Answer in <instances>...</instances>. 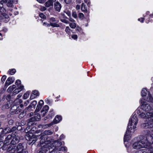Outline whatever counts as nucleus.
<instances>
[{
    "label": "nucleus",
    "instance_id": "obj_59",
    "mask_svg": "<svg viewBox=\"0 0 153 153\" xmlns=\"http://www.w3.org/2000/svg\"><path fill=\"white\" fill-rule=\"evenodd\" d=\"M29 103V100H27L26 102H25L24 103V105L25 106H27L28 104Z\"/></svg>",
    "mask_w": 153,
    "mask_h": 153
},
{
    "label": "nucleus",
    "instance_id": "obj_39",
    "mask_svg": "<svg viewBox=\"0 0 153 153\" xmlns=\"http://www.w3.org/2000/svg\"><path fill=\"white\" fill-rule=\"evenodd\" d=\"M16 72V70L15 69L11 70L9 72V73L11 75H13Z\"/></svg>",
    "mask_w": 153,
    "mask_h": 153
},
{
    "label": "nucleus",
    "instance_id": "obj_25",
    "mask_svg": "<svg viewBox=\"0 0 153 153\" xmlns=\"http://www.w3.org/2000/svg\"><path fill=\"white\" fill-rule=\"evenodd\" d=\"M149 93V91H148L146 89L143 88L141 92V95L143 97L146 96L147 94Z\"/></svg>",
    "mask_w": 153,
    "mask_h": 153
},
{
    "label": "nucleus",
    "instance_id": "obj_12",
    "mask_svg": "<svg viewBox=\"0 0 153 153\" xmlns=\"http://www.w3.org/2000/svg\"><path fill=\"white\" fill-rule=\"evenodd\" d=\"M130 131V130H128V129L126 131V133L125 134L124 137V141L125 142L126 141H128L130 140L131 137V133H132Z\"/></svg>",
    "mask_w": 153,
    "mask_h": 153
},
{
    "label": "nucleus",
    "instance_id": "obj_18",
    "mask_svg": "<svg viewBox=\"0 0 153 153\" xmlns=\"http://www.w3.org/2000/svg\"><path fill=\"white\" fill-rule=\"evenodd\" d=\"M54 8L56 10L59 11L61 8V4L58 2H56L54 3Z\"/></svg>",
    "mask_w": 153,
    "mask_h": 153
},
{
    "label": "nucleus",
    "instance_id": "obj_45",
    "mask_svg": "<svg viewBox=\"0 0 153 153\" xmlns=\"http://www.w3.org/2000/svg\"><path fill=\"white\" fill-rule=\"evenodd\" d=\"M71 38L74 39L76 40L77 39L78 37L76 35L73 34L71 35Z\"/></svg>",
    "mask_w": 153,
    "mask_h": 153
},
{
    "label": "nucleus",
    "instance_id": "obj_21",
    "mask_svg": "<svg viewBox=\"0 0 153 153\" xmlns=\"http://www.w3.org/2000/svg\"><path fill=\"white\" fill-rule=\"evenodd\" d=\"M24 88V86L20 85V86L18 87V88L16 89L14 91V94L15 93L16 94H18Z\"/></svg>",
    "mask_w": 153,
    "mask_h": 153
},
{
    "label": "nucleus",
    "instance_id": "obj_61",
    "mask_svg": "<svg viewBox=\"0 0 153 153\" xmlns=\"http://www.w3.org/2000/svg\"><path fill=\"white\" fill-rule=\"evenodd\" d=\"M149 11H147L146 13V15H145V14L143 15V16L145 17H146V15H148L149 14Z\"/></svg>",
    "mask_w": 153,
    "mask_h": 153
},
{
    "label": "nucleus",
    "instance_id": "obj_22",
    "mask_svg": "<svg viewBox=\"0 0 153 153\" xmlns=\"http://www.w3.org/2000/svg\"><path fill=\"white\" fill-rule=\"evenodd\" d=\"M146 100L148 102H153V98L152 97L150 93H148L146 95Z\"/></svg>",
    "mask_w": 153,
    "mask_h": 153
},
{
    "label": "nucleus",
    "instance_id": "obj_41",
    "mask_svg": "<svg viewBox=\"0 0 153 153\" xmlns=\"http://www.w3.org/2000/svg\"><path fill=\"white\" fill-rule=\"evenodd\" d=\"M72 16L74 18H76L77 17L76 13L75 11L73 12L72 13Z\"/></svg>",
    "mask_w": 153,
    "mask_h": 153
},
{
    "label": "nucleus",
    "instance_id": "obj_29",
    "mask_svg": "<svg viewBox=\"0 0 153 153\" xmlns=\"http://www.w3.org/2000/svg\"><path fill=\"white\" fill-rule=\"evenodd\" d=\"M34 117L35 118V120L38 121L41 119L42 117L39 113H38L35 114Z\"/></svg>",
    "mask_w": 153,
    "mask_h": 153
},
{
    "label": "nucleus",
    "instance_id": "obj_1",
    "mask_svg": "<svg viewBox=\"0 0 153 153\" xmlns=\"http://www.w3.org/2000/svg\"><path fill=\"white\" fill-rule=\"evenodd\" d=\"M132 147L134 149H138L142 148L147 149L149 147V144L148 143L147 140H146V134L144 136L143 139L139 141L134 142Z\"/></svg>",
    "mask_w": 153,
    "mask_h": 153
},
{
    "label": "nucleus",
    "instance_id": "obj_52",
    "mask_svg": "<svg viewBox=\"0 0 153 153\" xmlns=\"http://www.w3.org/2000/svg\"><path fill=\"white\" fill-rule=\"evenodd\" d=\"M37 1L41 3H43L45 2L46 0H36Z\"/></svg>",
    "mask_w": 153,
    "mask_h": 153
},
{
    "label": "nucleus",
    "instance_id": "obj_2",
    "mask_svg": "<svg viewBox=\"0 0 153 153\" xmlns=\"http://www.w3.org/2000/svg\"><path fill=\"white\" fill-rule=\"evenodd\" d=\"M138 121L137 114H134L131 117L129 120L128 126V130H130L131 132H134L136 130Z\"/></svg>",
    "mask_w": 153,
    "mask_h": 153
},
{
    "label": "nucleus",
    "instance_id": "obj_55",
    "mask_svg": "<svg viewBox=\"0 0 153 153\" xmlns=\"http://www.w3.org/2000/svg\"><path fill=\"white\" fill-rule=\"evenodd\" d=\"M24 114H25L24 113H21L19 115V118H22V117L24 116Z\"/></svg>",
    "mask_w": 153,
    "mask_h": 153
},
{
    "label": "nucleus",
    "instance_id": "obj_20",
    "mask_svg": "<svg viewBox=\"0 0 153 153\" xmlns=\"http://www.w3.org/2000/svg\"><path fill=\"white\" fill-rule=\"evenodd\" d=\"M149 149H141L136 151L135 153H149Z\"/></svg>",
    "mask_w": 153,
    "mask_h": 153
},
{
    "label": "nucleus",
    "instance_id": "obj_31",
    "mask_svg": "<svg viewBox=\"0 0 153 153\" xmlns=\"http://www.w3.org/2000/svg\"><path fill=\"white\" fill-rule=\"evenodd\" d=\"M43 134L45 135H51L53 134V132L50 130H45L43 132Z\"/></svg>",
    "mask_w": 153,
    "mask_h": 153
},
{
    "label": "nucleus",
    "instance_id": "obj_62",
    "mask_svg": "<svg viewBox=\"0 0 153 153\" xmlns=\"http://www.w3.org/2000/svg\"><path fill=\"white\" fill-rule=\"evenodd\" d=\"M16 129V127L15 126L13 127L11 130V131H14Z\"/></svg>",
    "mask_w": 153,
    "mask_h": 153
},
{
    "label": "nucleus",
    "instance_id": "obj_37",
    "mask_svg": "<svg viewBox=\"0 0 153 153\" xmlns=\"http://www.w3.org/2000/svg\"><path fill=\"white\" fill-rule=\"evenodd\" d=\"M60 20L62 22L65 24H68L69 23V21L65 19H63L61 18L60 19Z\"/></svg>",
    "mask_w": 153,
    "mask_h": 153
},
{
    "label": "nucleus",
    "instance_id": "obj_11",
    "mask_svg": "<svg viewBox=\"0 0 153 153\" xmlns=\"http://www.w3.org/2000/svg\"><path fill=\"white\" fill-rule=\"evenodd\" d=\"M143 126L145 128H150L153 126V118L149 120L147 123H145L143 124Z\"/></svg>",
    "mask_w": 153,
    "mask_h": 153
},
{
    "label": "nucleus",
    "instance_id": "obj_47",
    "mask_svg": "<svg viewBox=\"0 0 153 153\" xmlns=\"http://www.w3.org/2000/svg\"><path fill=\"white\" fill-rule=\"evenodd\" d=\"M21 84V81L20 80H17L15 82V84L17 85H20Z\"/></svg>",
    "mask_w": 153,
    "mask_h": 153
},
{
    "label": "nucleus",
    "instance_id": "obj_23",
    "mask_svg": "<svg viewBox=\"0 0 153 153\" xmlns=\"http://www.w3.org/2000/svg\"><path fill=\"white\" fill-rule=\"evenodd\" d=\"M45 5L46 7H48L51 6H53V3L51 0H49L45 3Z\"/></svg>",
    "mask_w": 153,
    "mask_h": 153
},
{
    "label": "nucleus",
    "instance_id": "obj_19",
    "mask_svg": "<svg viewBox=\"0 0 153 153\" xmlns=\"http://www.w3.org/2000/svg\"><path fill=\"white\" fill-rule=\"evenodd\" d=\"M62 118L61 116L57 115L54 118L53 123H54V124H56L59 123L61 120Z\"/></svg>",
    "mask_w": 153,
    "mask_h": 153
},
{
    "label": "nucleus",
    "instance_id": "obj_15",
    "mask_svg": "<svg viewBox=\"0 0 153 153\" xmlns=\"http://www.w3.org/2000/svg\"><path fill=\"white\" fill-rule=\"evenodd\" d=\"M20 139V138L19 136H16L11 141L10 145L14 144V145H15L16 144L18 143Z\"/></svg>",
    "mask_w": 153,
    "mask_h": 153
},
{
    "label": "nucleus",
    "instance_id": "obj_64",
    "mask_svg": "<svg viewBox=\"0 0 153 153\" xmlns=\"http://www.w3.org/2000/svg\"><path fill=\"white\" fill-rule=\"evenodd\" d=\"M80 8V6L78 4L76 6V8L77 10L79 9Z\"/></svg>",
    "mask_w": 153,
    "mask_h": 153
},
{
    "label": "nucleus",
    "instance_id": "obj_51",
    "mask_svg": "<svg viewBox=\"0 0 153 153\" xmlns=\"http://www.w3.org/2000/svg\"><path fill=\"white\" fill-rule=\"evenodd\" d=\"M13 89L12 88L11 86H10L7 89V91L8 92H11L12 91H13Z\"/></svg>",
    "mask_w": 153,
    "mask_h": 153
},
{
    "label": "nucleus",
    "instance_id": "obj_44",
    "mask_svg": "<svg viewBox=\"0 0 153 153\" xmlns=\"http://www.w3.org/2000/svg\"><path fill=\"white\" fill-rule=\"evenodd\" d=\"M78 16L79 17L80 19H83L84 17V15L82 13H79Z\"/></svg>",
    "mask_w": 153,
    "mask_h": 153
},
{
    "label": "nucleus",
    "instance_id": "obj_7",
    "mask_svg": "<svg viewBox=\"0 0 153 153\" xmlns=\"http://www.w3.org/2000/svg\"><path fill=\"white\" fill-rule=\"evenodd\" d=\"M5 10L4 9L0 7V15L1 16L3 19H4V21L7 22L9 20V18L7 14L4 13Z\"/></svg>",
    "mask_w": 153,
    "mask_h": 153
},
{
    "label": "nucleus",
    "instance_id": "obj_54",
    "mask_svg": "<svg viewBox=\"0 0 153 153\" xmlns=\"http://www.w3.org/2000/svg\"><path fill=\"white\" fill-rule=\"evenodd\" d=\"M50 21L51 22H56V21L55 18L53 17H52L50 19Z\"/></svg>",
    "mask_w": 153,
    "mask_h": 153
},
{
    "label": "nucleus",
    "instance_id": "obj_46",
    "mask_svg": "<svg viewBox=\"0 0 153 153\" xmlns=\"http://www.w3.org/2000/svg\"><path fill=\"white\" fill-rule=\"evenodd\" d=\"M40 10L42 11L45 10L46 8L45 7L41 6L39 8Z\"/></svg>",
    "mask_w": 153,
    "mask_h": 153
},
{
    "label": "nucleus",
    "instance_id": "obj_6",
    "mask_svg": "<svg viewBox=\"0 0 153 153\" xmlns=\"http://www.w3.org/2000/svg\"><path fill=\"white\" fill-rule=\"evenodd\" d=\"M140 103L141 104V109L143 111L149 112L151 110V107L150 105L146 103L145 100L143 98L140 100Z\"/></svg>",
    "mask_w": 153,
    "mask_h": 153
},
{
    "label": "nucleus",
    "instance_id": "obj_28",
    "mask_svg": "<svg viewBox=\"0 0 153 153\" xmlns=\"http://www.w3.org/2000/svg\"><path fill=\"white\" fill-rule=\"evenodd\" d=\"M37 103V101L36 100L33 101L28 106L30 108H34L36 105Z\"/></svg>",
    "mask_w": 153,
    "mask_h": 153
},
{
    "label": "nucleus",
    "instance_id": "obj_38",
    "mask_svg": "<svg viewBox=\"0 0 153 153\" xmlns=\"http://www.w3.org/2000/svg\"><path fill=\"white\" fill-rule=\"evenodd\" d=\"M50 25L53 27H59V25L56 23L51 22Z\"/></svg>",
    "mask_w": 153,
    "mask_h": 153
},
{
    "label": "nucleus",
    "instance_id": "obj_53",
    "mask_svg": "<svg viewBox=\"0 0 153 153\" xmlns=\"http://www.w3.org/2000/svg\"><path fill=\"white\" fill-rule=\"evenodd\" d=\"M138 20L140 21L142 23H143L144 20V18H141V19L139 18L138 19Z\"/></svg>",
    "mask_w": 153,
    "mask_h": 153
},
{
    "label": "nucleus",
    "instance_id": "obj_57",
    "mask_svg": "<svg viewBox=\"0 0 153 153\" xmlns=\"http://www.w3.org/2000/svg\"><path fill=\"white\" fill-rule=\"evenodd\" d=\"M85 3H87L88 6H89V0H84Z\"/></svg>",
    "mask_w": 153,
    "mask_h": 153
},
{
    "label": "nucleus",
    "instance_id": "obj_58",
    "mask_svg": "<svg viewBox=\"0 0 153 153\" xmlns=\"http://www.w3.org/2000/svg\"><path fill=\"white\" fill-rule=\"evenodd\" d=\"M65 136L63 134H62L60 136V139L61 140H62L63 139L65 138Z\"/></svg>",
    "mask_w": 153,
    "mask_h": 153
},
{
    "label": "nucleus",
    "instance_id": "obj_30",
    "mask_svg": "<svg viewBox=\"0 0 153 153\" xmlns=\"http://www.w3.org/2000/svg\"><path fill=\"white\" fill-rule=\"evenodd\" d=\"M13 0H9L7 4V6L8 7H12L13 6Z\"/></svg>",
    "mask_w": 153,
    "mask_h": 153
},
{
    "label": "nucleus",
    "instance_id": "obj_10",
    "mask_svg": "<svg viewBox=\"0 0 153 153\" xmlns=\"http://www.w3.org/2000/svg\"><path fill=\"white\" fill-rule=\"evenodd\" d=\"M147 134H146V140L148 143H149V147L151 143L153 144V134H150L149 131H147Z\"/></svg>",
    "mask_w": 153,
    "mask_h": 153
},
{
    "label": "nucleus",
    "instance_id": "obj_56",
    "mask_svg": "<svg viewBox=\"0 0 153 153\" xmlns=\"http://www.w3.org/2000/svg\"><path fill=\"white\" fill-rule=\"evenodd\" d=\"M45 102L47 104H50V100L48 99H46L45 100Z\"/></svg>",
    "mask_w": 153,
    "mask_h": 153
},
{
    "label": "nucleus",
    "instance_id": "obj_49",
    "mask_svg": "<svg viewBox=\"0 0 153 153\" xmlns=\"http://www.w3.org/2000/svg\"><path fill=\"white\" fill-rule=\"evenodd\" d=\"M149 115L151 116V119L153 118V108L151 110V112L150 113H149Z\"/></svg>",
    "mask_w": 153,
    "mask_h": 153
},
{
    "label": "nucleus",
    "instance_id": "obj_36",
    "mask_svg": "<svg viewBox=\"0 0 153 153\" xmlns=\"http://www.w3.org/2000/svg\"><path fill=\"white\" fill-rule=\"evenodd\" d=\"M42 107V106H41V105H39L38 104V105L37 106L35 110V112H37L38 111H39L41 109Z\"/></svg>",
    "mask_w": 153,
    "mask_h": 153
},
{
    "label": "nucleus",
    "instance_id": "obj_63",
    "mask_svg": "<svg viewBox=\"0 0 153 153\" xmlns=\"http://www.w3.org/2000/svg\"><path fill=\"white\" fill-rule=\"evenodd\" d=\"M149 153H153V148L149 149Z\"/></svg>",
    "mask_w": 153,
    "mask_h": 153
},
{
    "label": "nucleus",
    "instance_id": "obj_42",
    "mask_svg": "<svg viewBox=\"0 0 153 153\" xmlns=\"http://www.w3.org/2000/svg\"><path fill=\"white\" fill-rule=\"evenodd\" d=\"M70 30L69 27L67 26L66 27L65 31L67 33H70Z\"/></svg>",
    "mask_w": 153,
    "mask_h": 153
},
{
    "label": "nucleus",
    "instance_id": "obj_16",
    "mask_svg": "<svg viewBox=\"0 0 153 153\" xmlns=\"http://www.w3.org/2000/svg\"><path fill=\"white\" fill-rule=\"evenodd\" d=\"M14 81V79L12 77H9L6 80L5 83V86L7 87L8 85L12 83Z\"/></svg>",
    "mask_w": 153,
    "mask_h": 153
},
{
    "label": "nucleus",
    "instance_id": "obj_17",
    "mask_svg": "<svg viewBox=\"0 0 153 153\" xmlns=\"http://www.w3.org/2000/svg\"><path fill=\"white\" fill-rule=\"evenodd\" d=\"M39 95V92L37 91L34 90L33 91V94L31 95L30 99V100H33Z\"/></svg>",
    "mask_w": 153,
    "mask_h": 153
},
{
    "label": "nucleus",
    "instance_id": "obj_33",
    "mask_svg": "<svg viewBox=\"0 0 153 153\" xmlns=\"http://www.w3.org/2000/svg\"><path fill=\"white\" fill-rule=\"evenodd\" d=\"M30 93V91H27L25 94H24L23 95V99L25 100L27 99Z\"/></svg>",
    "mask_w": 153,
    "mask_h": 153
},
{
    "label": "nucleus",
    "instance_id": "obj_9",
    "mask_svg": "<svg viewBox=\"0 0 153 153\" xmlns=\"http://www.w3.org/2000/svg\"><path fill=\"white\" fill-rule=\"evenodd\" d=\"M25 138L27 140L32 141V142H33L35 140V136L31 132H30V131L26 134Z\"/></svg>",
    "mask_w": 153,
    "mask_h": 153
},
{
    "label": "nucleus",
    "instance_id": "obj_27",
    "mask_svg": "<svg viewBox=\"0 0 153 153\" xmlns=\"http://www.w3.org/2000/svg\"><path fill=\"white\" fill-rule=\"evenodd\" d=\"M53 149H57L59 151H66L67 150V148L66 147H59V148H57L56 147H53Z\"/></svg>",
    "mask_w": 153,
    "mask_h": 153
},
{
    "label": "nucleus",
    "instance_id": "obj_50",
    "mask_svg": "<svg viewBox=\"0 0 153 153\" xmlns=\"http://www.w3.org/2000/svg\"><path fill=\"white\" fill-rule=\"evenodd\" d=\"M44 104V101L42 100H41L39 102L38 104L39 105H41L42 106V105Z\"/></svg>",
    "mask_w": 153,
    "mask_h": 153
},
{
    "label": "nucleus",
    "instance_id": "obj_43",
    "mask_svg": "<svg viewBox=\"0 0 153 153\" xmlns=\"http://www.w3.org/2000/svg\"><path fill=\"white\" fill-rule=\"evenodd\" d=\"M30 129V128L29 127H27L25 129V132L26 133H28L29 131H30V132H31V130H29Z\"/></svg>",
    "mask_w": 153,
    "mask_h": 153
},
{
    "label": "nucleus",
    "instance_id": "obj_60",
    "mask_svg": "<svg viewBox=\"0 0 153 153\" xmlns=\"http://www.w3.org/2000/svg\"><path fill=\"white\" fill-rule=\"evenodd\" d=\"M64 1L65 3L68 4L71 1V0H64Z\"/></svg>",
    "mask_w": 153,
    "mask_h": 153
},
{
    "label": "nucleus",
    "instance_id": "obj_35",
    "mask_svg": "<svg viewBox=\"0 0 153 153\" xmlns=\"http://www.w3.org/2000/svg\"><path fill=\"white\" fill-rule=\"evenodd\" d=\"M70 27L72 28H75L76 27V24L74 22L71 23L69 24Z\"/></svg>",
    "mask_w": 153,
    "mask_h": 153
},
{
    "label": "nucleus",
    "instance_id": "obj_34",
    "mask_svg": "<svg viewBox=\"0 0 153 153\" xmlns=\"http://www.w3.org/2000/svg\"><path fill=\"white\" fill-rule=\"evenodd\" d=\"M76 31L79 32V33L81 34H83L84 33L82 31V28L80 27H76Z\"/></svg>",
    "mask_w": 153,
    "mask_h": 153
},
{
    "label": "nucleus",
    "instance_id": "obj_8",
    "mask_svg": "<svg viewBox=\"0 0 153 153\" xmlns=\"http://www.w3.org/2000/svg\"><path fill=\"white\" fill-rule=\"evenodd\" d=\"M138 112H139V113H141L139 114V116L140 117L147 118L148 119L147 122L150 119L151 116L149 115V113H150L149 112H147L144 111L141 112V111H140V110L138 109L137 110V112L138 114Z\"/></svg>",
    "mask_w": 153,
    "mask_h": 153
},
{
    "label": "nucleus",
    "instance_id": "obj_3",
    "mask_svg": "<svg viewBox=\"0 0 153 153\" xmlns=\"http://www.w3.org/2000/svg\"><path fill=\"white\" fill-rule=\"evenodd\" d=\"M24 149V146L22 143H19L17 146L14 144L10 145L7 149L9 153H22Z\"/></svg>",
    "mask_w": 153,
    "mask_h": 153
},
{
    "label": "nucleus",
    "instance_id": "obj_48",
    "mask_svg": "<svg viewBox=\"0 0 153 153\" xmlns=\"http://www.w3.org/2000/svg\"><path fill=\"white\" fill-rule=\"evenodd\" d=\"M39 16L43 19H45V16L44 15V14L42 13H41L39 14Z\"/></svg>",
    "mask_w": 153,
    "mask_h": 153
},
{
    "label": "nucleus",
    "instance_id": "obj_40",
    "mask_svg": "<svg viewBox=\"0 0 153 153\" xmlns=\"http://www.w3.org/2000/svg\"><path fill=\"white\" fill-rule=\"evenodd\" d=\"M6 76L5 75H3L1 79V82L2 83H4L6 78Z\"/></svg>",
    "mask_w": 153,
    "mask_h": 153
},
{
    "label": "nucleus",
    "instance_id": "obj_26",
    "mask_svg": "<svg viewBox=\"0 0 153 153\" xmlns=\"http://www.w3.org/2000/svg\"><path fill=\"white\" fill-rule=\"evenodd\" d=\"M53 124V123H51L50 124H48L47 125H39V128H45L48 126H51V125H52Z\"/></svg>",
    "mask_w": 153,
    "mask_h": 153
},
{
    "label": "nucleus",
    "instance_id": "obj_4",
    "mask_svg": "<svg viewBox=\"0 0 153 153\" xmlns=\"http://www.w3.org/2000/svg\"><path fill=\"white\" fill-rule=\"evenodd\" d=\"M22 102V100L19 99H17L15 101V103L18 102L16 105H13L10 109V112L12 114H18L20 113L21 110L23 108V104H21L19 106V104Z\"/></svg>",
    "mask_w": 153,
    "mask_h": 153
},
{
    "label": "nucleus",
    "instance_id": "obj_5",
    "mask_svg": "<svg viewBox=\"0 0 153 153\" xmlns=\"http://www.w3.org/2000/svg\"><path fill=\"white\" fill-rule=\"evenodd\" d=\"M54 149L51 147V143L44 146L39 149V153H50L52 152Z\"/></svg>",
    "mask_w": 153,
    "mask_h": 153
},
{
    "label": "nucleus",
    "instance_id": "obj_24",
    "mask_svg": "<svg viewBox=\"0 0 153 153\" xmlns=\"http://www.w3.org/2000/svg\"><path fill=\"white\" fill-rule=\"evenodd\" d=\"M82 11L83 12L87 13L88 11L87 7L85 5L84 3H82L81 6V8Z\"/></svg>",
    "mask_w": 153,
    "mask_h": 153
},
{
    "label": "nucleus",
    "instance_id": "obj_32",
    "mask_svg": "<svg viewBox=\"0 0 153 153\" xmlns=\"http://www.w3.org/2000/svg\"><path fill=\"white\" fill-rule=\"evenodd\" d=\"M10 132H11V129L9 127L6 128L3 130V132L4 134L8 133Z\"/></svg>",
    "mask_w": 153,
    "mask_h": 153
},
{
    "label": "nucleus",
    "instance_id": "obj_14",
    "mask_svg": "<svg viewBox=\"0 0 153 153\" xmlns=\"http://www.w3.org/2000/svg\"><path fill=\"white\" fill-rule=\"evenodd\" d=\"M12 136L10 134L8 135L5 138V140L4 141V146L5 147L6 146L10 144V141L12 140H11Z\"/></svg>",
    "mask_w": 153,
    "mask_h": 153
},
{
    "label": "nucleus",
    "instance_id": "obj_13",
    "mask_svg": "<svg viewBox=\"0 0 153 153\" xmlns=\"http://www.w3.org/2000/svg\"><path fill=\"white\" fill-rule=\"evenodd\" d=\"M49 109V107L48 105H46L44 106L41 112L39 113L40 115L42 117H44L45 114L47 112Z\"/></svg>",
    "mask_w": 153,
    "mask_h": 153
}]
</instances>
